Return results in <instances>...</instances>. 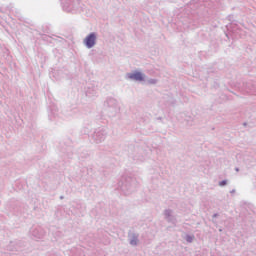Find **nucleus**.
I'll list each match as a JSON object with an SVG mask.
<instances>
[{
	"label": "nucleus",
	"instance_id": "f257e3e1",
	"mask_svg": "<svg viewBox=\"0 0 256 256\" xmlns=\"http://www.w3.org/2000/svg\"><path fill=\"white\" fill-rule=\"evenodd\" d=\"M83 45L86 49H93L97 45V33L92 32L83 39Z\"/></svg>",
	"mask_w": 256,
	"mask_h": 256
},
{
	"label": "nucleus",
	"instance_id": "f03ea898",
	"mask_svg": "<svg viewBox=\"0 0 256 256\" xmlns=\"http://www.w3.org/2000/svg\"><path fill=\"white\" fill-rule=\"evenodd\" d=\"M121 190L127 194L133 193L135 191V180L133 178H126L121 186Z\"/></svg>",
	"mask_w": 256,
	"mask_h": 256
},
{
	"label": "nucleus",
	"instance_id": "7ed1b4c3",
	"mask_svg": "<svg viewBox=\"0 0 256 256\" xmlns=\"http://www.w3.org/2000/svg\"><path fill=\"white\" fill-rule=\"evenodd\" d=\"M126 79H130V81H145V73L139 71H133L126 74Z\"/></svg>",
	"mask_w": 256,
	"mask_h": 256
},
{
	"label": "nucleus",
	"instance_id": "20e7f679",
	"mask_svg": "<svg viewBox=\"0 0 256 256\" xmlns=\"http://www.w3.org/2000/svg\"><path fill=\"white\" fill-rule=\"evenodd\" d=\"M128 241L132 247L139 245V235L132 233L128 236Z\"/></svg>",
	"mask_w": 256,
	"mask_h": 256
},
{
	"label": "nucleus",
	"instance_id": "39448f33",
	"mask_svg": "<svg viewBox=\"0 0 256 256\" xmlns=\"http://www.w3.org/2000/svg\"><path fill=\"white\" fill-rule=\"evenodd\" d=\"M164 217H165L166 221H168V223H173V221H174L173 210L166 209L164 211Z\"/></svg>",
	"mask_w": 256,
	"mask_h": 256
},
{
	"label": "nucleus",
	"instance_id": "423d86ee",
	"mask_svg": "<svg viewBox=\"0 0 256 256\" xmlns=\"http://www.w3.org/2000/svg\"><path fill=\"white\" fill-rule=\"evenodd\" d=\"M144 83H146V85H157L159 83V80L155 78H147V75H145Z\"/></svg>",
	"mask_w": 256,
	"mask_h": 256
},
{
	"label": "nucleus",
	"instance_id": "0eeeda50",
	"mask_svg": "<svg viewBox=\"0 0 256 256\" xmlns=\"http://www.w3.org/2000/svg\"><path fill=\"white\" fill-rule=\"evenodd\" d=\"M185 239H186L187 243H193V241L195 240V236H193V235H187V236L185 237Z\"/></svg>",
	"mask_w": 256,
	"mask_h": 256
},
{
	"label": "nucleus",
	"instance_id": "6e6552de",
	"mask_svg": "<svg viewBox=\"0 0 256 256\" xmlns=\"http://www.w3.org/2000/svg\"><path fill=\"white\" fill-rule=\"evenodd\" d=\"M225 185H227V182L225 180L219 182L220 187H225Z\"/></svg>",
	"mask_w": 256,
	"mask_h": 256
},
{
	"label": "nucleus",
	"instance_id": "1a4fd4ad",
	"mask_svg": "<svg viewBox=\"0 0 256 256\" xmlns=\"http://www.w3.org/2000/svg\"><path fill=\"white\" fill-rule=\"evenodd\" d=\"M236 171L238 172V171H239V168H236Z\"/></svg>",
	"mask_w": 256,
	"mask_h": 256
},
{
	"label": "nucleus",
	"instance_id": "9d476101",
	"mask_svg": "<svg viewBox=\"0 0 256 256\" xmlns=\"http://www.w3.org/2000/svg\"><path fill=\"white\" fill-rule=\"evenodd\" d=\"M232 193H235V190H232Z\"/></svg>",
	"mask_w": 256,
	"mask_h": 256
},
{
	"label": "nucleus",
	"instance_id": "9b49d317",
	"mask_svg": "<svg viewBox=\"0 0 256 256\" xmlns=\"http://www.w3.org/2000/svg\"><path fill=\"white\" fill-rule=\"evenodd\" d=\"M60 199H63V196H61Z\"/></svg>",
	"mask_w": 256,
	"mask_h": 256
}]
</instances>
